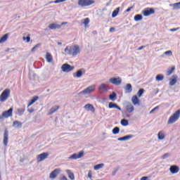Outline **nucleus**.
Instances as JSON below:
<instances>
[{
  "mask_svg": "<svg viewBox=\"0 0 180 180\" xmlns=\"http://www.w3.org/2000/svg\"><path fill=\"white\" fill-rule=\"evenodd\" d=\"M13 126L14 127H22V122H20L19 121H14L13 122Z\"/></svg>",
  "mask_w": 180,
  "mask_h": 180,
  "instance_id": "32",
  "label": "nucleus"
},
{
  "mask_svg": "<svg viewBox=\"0 0 180 180\" xmlns=\"http://www.w3.org/2000/svg\"><path fill=\"white\" fill-rule=\"evenodd\" d=\"M135 22H139V20H143V15L141 14H137L134 16Z\"/></svg>",
  "mask_w": 180,
  "mask_h": 180,
  "instance_id": "31",
  "label": "nucleus"
},
{
  "mask_svg": "<svg viewBox=\"0 0 180 180\" xmlns=\"http://www.w3.org/2000/svg\"><path fill=\"white\" fill-rule=\"evenodd\" d=\"M76 77L77 78H81V77H82V70H78L77 72H76Z\"/></svg>",
  "mask_w": 180,
  "mask_h": 180,
  "instance_id": "41",
  "label": "nucleus"
},
{
  "mask_svg": "<svg viewBox=\"0 0 180 180\" xmlns=\"http://www.w3.org/2000/svg\"><path fill=\"white\" fill-rule=\"evenodd\" d=\"M119 131H120V129L117 127H115L113 129H112V133L114 134H118Z\"/></svg>",
  "mask_w": 180,
  "mask_h": 180,
  "instance_id": "40",
  "label": "nucleus"
},
{
  "mask_svg": "<svg viewBox=\"0 0 180 180\" xmlns=\"http://www.w3.org/2000/svg\"><path fill=\"white\" fill-rule=\"evenodd\" d=\"M83 23L85 26H88V25H89V18H85Z\"/></svg>",
  "mask_w": 180,
  "mask_h": 180,
  "instance_id": "42",
  "label": "nucleus"
},
{
  "mask_svg": "<svg viewBox=\"0 0 180 180\" xmlns=\"http://www.w3.org/2000/svg\"><path fill=\"white\" fill-rule=\"evenodd\" d=\"M170 30H171V32H176V30H179V27L173 28V29H171Z\"/></svg>",
  "mask_w": 180,
  "mask_h": 180,
  "instance_id": "50",
  "label": "nucleus"
},
{
  "mask_svg": "<svg viewBox=\"0 0 180 180\" xmlns=\"http://www.w3.org/2000/svg\"><path fill=\"white\" fill-rule=\"evenodd\" d=\"M49 155H50L49 153H41L37 157V161L38 162H41V161H44V160L49 158Z\"/></svg>",
  "mask_w": 180,
  "mask_h": 180,
  "instance_id": "8",
  "label": "nucleus"
},
{
  "mask_svg": "<svg viewBox=\"0 0 180 180\" xmlns=\"http://www.w3.org/2000/svg\"><path fill=\"white\" fill-rule=\"evenodd\" d=\"M171 6H174V9H180V2L171 4Z\"/></svg>",
  "mask_w": 180,
  "mask_h": 180,
  "instance_id": "36",
  "label": "nucleus"
},
{
  "mask_svg": "<svg viewBox=\"0 0 180 180\" xmlns=\"http://www.w3.org/2000/svg\"><path fill=\"white\" fill-rule=\"evenodd\" d=\"M158 140H164V139H165V133H164V131H160L158 132Z\"/></svg>",
  "mask_w": 180,
  "mask_h": 180,
  "instance_id": "23",
  "label": "nucleus"
},
{
  "mask_svg": "<svg viewBox=\"0 0 180 180\" xmlns=\"http://www.w3.org/2000/svg\"><path fill=\"white\" fill-rule=\"evenodd\" d=\"M58 109H60V105H55V106L52 107L49 110V112L48 113V115H51L53 113H56V112H57V110H58Z\"/></svg>",
  "mask_w": 180,
  "mask_h": 180,
  "instance_id": "18",
  "label": "nucleus"
},
{
  "mask_svg": "<svg viewBox=\"0 0 180 180\" xmlns=\"http://www.w3.org/2000/svg\"><path fill=\"white\" fill-rule=\"evenodd\" d=\"M46 60L48 63H53V56H51V53L49 52L46 53Z\"/></svg>",
  "mask_w": 180,
  "mask_h": 180,
  "instance_id": "24",
  "label": "nucleus"
},
{
  "mask_svg": "<svg viewBox=\"0 0 180 180\" xmlns=\"http://www.w3.org/2000/svg\"><path fill=\"white\" fill-rule=\"evenodd\" d=\"M108 108L109 109H117L118 110H122V108H120L117 104L112 102L109 103Z\"/></svg>",
  "mask_w": 180,
  "mask_h": 180,
  "instance_id": "17",
  "label": "nucleus"
},
{
  "mask_svg": "<svg viewBox=\"0 0 180 180\" xmlns=\"http://www.w3.org/2000/svg\"><path fill=\"white\" fill-rule=\"evenodd\" d=\"M95 89H96V86L91 85L82 91V94H83L84 95H88V94H91V92H94Z\"/></svg>",
  "mask_w": 180,
  "mask_h": 180,
  "instance_id": "6",
  "label": "nucleus"
},
{
  "mask_svg": "<svg viewBox=\"0 0 180 180\" xmlns=\"http://www.w3.org/2000/svg\"><path fill=\"white\" fill-rule=\"evenodd\" d=\"M121 124L122 126H128L129 125V121L127 120H121Z\"/></svg>",
  "mask_w": 180,
  "mask_h": 180,
  "instance_id": "38",
  "label": "nucleus"
},
{
  "mask_svg": "<svg viewBox=\"0 0 180 180\" xmlns=\"http://www.w3.org/2000/svg\"><path fill=\"white\" fill-rule=\"evenodd\" d=\"M61 172V169H55L53 171H52L50 174V178L51 179H55V178H57V175Z\"/></svg>",
  "mask_w": 180,
  "mask_h": 180,
  "instance_id": "12",
  "label": "nucleus"
},
{
  "mask_svg": "<svg viewBox=\"0 0 180 180\" xmlns=\"http://www.w3.org/2000/svg\"><path fill=\"white\" fill-rule=\"evenodd\" d=\"M61 180H68L65 176H63Z\"/></svg>",
  "mask_w": 180,
  "mask_h": 180,
  "instance_id": "55",
  "label": "nucleus"
},
{
  "mask_svg": "<svg viewBox=\"0 0 180 180\" xmlns=\"http://www.w3.org/2000/svg\"><path fill=\"white\" fill-rule=\"evenodd\" d=\"M178 79V76L177 75H173L172 79H169V85L170 86H174L175 84H176Z\"/></svg>",
  "mask_w": 180,
  "mask_h": 180,
  "instance_id": "14",
  "label": "nucleus"
},
{
  "mask_svg": "<svg viewBox=\"0 0 180 180\" xmlns=\"http://www.w3.org/2000/svg\"><path fill=\"white\" fill-rule=\"evenodd\" d=\"M179 116H180V110H178L177 111H176L169 118V120L167 122L168 124H172V123H175V122H176V120H178L179 119Z\"/></svg>",
  "mask_w": 180,
  "mask_h": 180,
  "instance_id": "4",
  "label": "nucleus"
},
{
  "mask_svg": "<svg viewBox=\"0 0 180 180\" xmlns=\"http://www.w3.org/2000/svg\"><path fill=\"white\" fill-rule=\"evenodd\" d=\"M126 110L128 113H132L134 112V106L131 103H129L126 105Z\"/></svg>",
  "mask_w": 180,
  "mask_h": 180,
  "instance_id": "16",
  "label": "nucleus"
},
{
  "mask_svg": "<svg viewBox=\"0 0 180 180\" xmlns=\"http://www.w3.org/2000/svg\"><path fill=\"white\" fill-rule=\"evenodd\" d=\"M125 91L127 92H128L129 94H130V92H131V91H133V89L131 87V84H127L125 86Z\"/></svg>",
  "mask_w": 180,
  "mask_h": 180,
  "instance_id": "30",
  "label": "nucleus"
},
{
  "mask_svg": "<svg viewBox=\"0 0 180 180\" xmlns=\"http://www.w3.org/2000/svg\"><path fill=\"white\" fill-rule=\"evenodd\" d=\"M120 11V7H118L115 10H114V11L112 13V18H116V16H117V15H119Z\"/></svg>",
  "mask_w": 180,
  "mask_h": 180,
  "instance_id": "26",
  "label": "nucleus"
},
{
  "mask_svg": "<svg viewBox=\"0 0 180 180\" xmlns=\"http://www.w3.org/2000/svg\"><path fill=\"white\" fill-rule=\"evenodd\" d=\"M164 79V75H158L156 76V81H162Z\"/></svg>",
  "mask_w": 180,
  "mask_h": 180,
  "instance_id": "39",
  "label": "nucleus"
},
{
  "mask_svg": "<svg viewBox=\"0 0 180 180\" xmlns=\"http://www.w3.org/2000/svg\"><path fill=\"white\" fill-rule=\"evenodd\" d=\"M28 112H30V113H33V112H34V109L30 108L28 110Z\"/></svg>",
  "mask_w": 180,
  "mask_h": 180,
  "instance_id": "51",
  "label": "nucleus"
},
{
  "mask_svg": "<svg viewBox=\"0 0 180 180\" xmlns=\"http://www.w3.org/2000/svg\"><path fill=\"white\" fill-rule=\"evenodd\" d=\"M88 177L90 179H92V170H89V172H88Z\"/></svg>",
  "mask_w": 180,
  "mask_h": 180,
  "instance_id": "46",
  "label": "nucleus"
},
{
  "mask_svg": "<svg viewBox=\"0 0 180 180\" xmlns=\"http://www.w3.org/2000/svg\"><path fill=\"white\" fill-rule=\"evenodd\" d=\"M154 112H155V109L153 108L150 110V113H154Z\"/></svg>",
  "mask_w": 180,
  "mask_h": 180,
  "instance_id": "57",
  "label": "nucleus"
},
{
  "mask_svg": "<svg viewBox=\"0 0 180 180\" xmlns=\"http://www.w3.org/2000/svg\"><path fill=\"white\" fill-rule=\"evenodd\" d=\"M8 34H6L0 39V44H2V43H5V41L8 40Z\"/></svg>",
  "mask_w": 180,
  "mask_h": 180,
  "instance_id": "27",
  "label": "nucleus"
},
{
  "mask_svg": "<svg viewBox=\"0 0 180 180\" xmlns=\"http://www.w3.org/2000/svg\"><path fill=\"white\" fill-rule=\"evenodd\" d=\"M38 99H39V96L33 97V98L29 102L28 107L32 106V105H33V103H34V102L37 101Z\"/></svg>",
  "mask_w": 180,
  "mask_h": 180,
  "instance_id": "28",
  "label": "nucleus"
},
{
  "mask_svg": "<svg viewBox=\"0 0 180 180\" xmlns=\"http://www.w3.org/2000/svg\"><path fill=\"white\" fill-rule=\"evenodd\" d=\"M11 96V89H6L0 95V102H6V100Z\"/></svg>",
  "mask_w": 180,
  "mask_h": 180,
  "instance_id": "3",
  "label": "nucleus"
},
{
  "mask_svg": "<svg viewBox=\"0 0 180 180\" xmlns=\"http://www.w3.org/2000/svg\"><path fill=\"white\" fill-rule=\"evenodd\" d=\"M131 102L133 105H140V99H139V97L137 96H133L131 98Z\"/></svg>",
  "mask_w": 180,
  "mask_h": 180,
  "instance_id": "20",
  "label": "nucleus"
},
{
  "mask_svg": "<svg viewBox=\"0 0 180 180\" xmlns=\"http://www.w3.org/2000/svg\"><path fill=\"white\" fill-rule=\"evenodd\" d=\"M169 154L168 153H166L163 156H162V158H167V157H168Z\"/></svg>",
  "mask_w": 180,
  "mask_h": 180,
  "instance_id": "53",
  "label": "nucleus"
},
{
  "mask_svg": "<svg viewBox=\"0 0 180 180\" xmlns=\"http://www.w3.org/2000/svg\"><path fill=\"white\" fill-rule=\"evenodd\" d=\"M67 0H56L54 1V4H60V2H65Z\"/></svg>",
  "mask_w": 180,
  "mask_h": 180,
  "instance_id": "48",
  "label": "nucleus"
},
{
  "mask_svg": "<svg viewBox=\"0 0 180 180\" xmlns=\"http://www.w3.org/2000/svg\"><path fill=\"white\" fill-rule=\"evenodd\" d=\"M169 170L172 174H178V172H179V167L178 166L173 165L170 167Z\"/></svg>",
  "mask_w": 180,
  "mask_h": 180,
  "instance_id": "15",
  "label": "nucleus"
},
{
  "mask_svg": "<svg viewBox=\"0 0 180 180\" xmlns=\"http://www.w3.org/2000/svg\"><path fill=\"white\" fill-rule=\"evenodd\" d=\"M25 108H18L17 112L19 115V116H22L25 113Z\"/></svg>",
  "mask_w": 180,
  "mask_h": 180,
  "instance_id": "35",
  "label": "nucleus"
},
{
  "mask_svg": "<svg viewBox=\"0 0 180 180\" xmlns=\"http://www.w3.org/2000/svg\"><path fill=\"white\" fill-rule=\"evenodd\" d=\"M109 82L112 85H120L122 84V79L120 77H113L109 79Z\"/></svg>",
  "mask_w": 180,
  "mask_h": 180,
  "instance_id": "10",
  "label": "nucleus"
},
{
  "mask_svg": "<svg viewBox=\"0 0 180 180\" xmlns=\"http://www.w3.org/2000/svg\"><path fill=\"white\" fill-rule=\"evenodd\" d=\"M84 157V150L80 151L78 154L74 153L70 157H69L70 160H78L79 158H82Z\"/></svg>",
  "mask_w": 180,
  "mask_h": 180,
  "instance_id": "11",
  "label": "nucleus"
},
{
  "mask_svg": "<svg viewBox=\"0 0 180 180\" xmlns=\"http://www.w3.org/2000/svg\"><path fill=\"white\" fill-rule=\"evenodd\" d=\"M65 53H66L68 56L75 57V56H78V54L81 53V48H79V46L78 45L67 46L65 49Z\"/></svg>",
  "mask_w": 180,
  "mask_h": 180,
  "instance_id": "1",
  "label": "nucleus"
},
{
  "mask_svg": "<svg viewBox=\"0 0 180 180\" xmlns=\"http://www.w3.org/2000/svg\"><path fill=\"white\" fill-rule=\"evenodd\" d=\"M165 56H172V51H167L165 52Z\"/></svg>",
  "mask_w": 180,
  "mask_h": 180,
  "instance_id": "47",
  "label": "nucleus"
},
{
  "mask_svg": "<svg viewBox=\"0 0 180 180\" xmlns=\"http://www.w3.org/2000/svg\"><path fill=\"white\" fill-rule=\"evenodd\" d=\"M67 23H68V22H63L61 23V25H60V26H64V25H67Z\"/></svg>",
  "mask_w": 180,
  "mask_h": 180,
  "instance_id": "56",
  "label": "nucleus"
},
{
  "mask_svg": "<svg viewBox=\"0 0 180 180\" xmlns=\"http://www.w3.org/2000/svg\"><path fill=\"white\" fill-rule=\"evenodd\" d=\"M22 40H27V43H29L30 41V35H28L27 37H23Z\"/></svg>",
  "mask_w": 180,
  "mask_h": 180,
  "instance_id": "45",
  "label": "nucleus"
},
{
  "mask_svg": "<svg viewBox=\"0 0 180 180\" xmlns=\"http://www.w3.org/2000/svg\"><path fill=\"white\" fill-rule=\"evenodd\" d=\"M143 16H150V15H154L155 13V10L153 8H147L142 12Z\"/></svg>",
  "mask_w": 180,
  "mask_h": 180,
  "instance_id": "9",
  "label": "nucleus"
},
{
  "mask_svg": "<svg viewBox=\"0 0 180 180\" xmlns=\"http://www.w3.org/2000/svg\"><path fill=\"white\" fill-rule=\"evenodd\" d=\"M144 48V46H140L138 50H143V49Z\"/></svg>",
  "mask_w": 180,
  "mask_h": 180,
  "instance_id": "58",
  "label": "nucleus"
},
{
  "mask_svg": "<svg viewBox=\"0 0 180 180\" xmlns=\"http://www.w3.org/2000/svg\"><path fill=\"white\" fill-rule=\"evenodd\" d=\"M110 33H113V32H115V27L110 28Z\"/></svg>",
  "mask_w": 180,
  "mask_h": 180,
  "instance_id": "52",
  "label": "nucleus"
},
{
  "mask_svg": "<svg viewBox=\"0 0 180 180\" xmlns=\"http://www.w3.org/2000/svg\"><path fill=\"white\" fill-rule=\"evenodd\" d=\"M61 70L63 72H71L74 70V66H71L68 63H65L62 65Z\"/></svg>",
  "mask_w": 180,
  "mask_h": 180,
  "instance_id": "5",
  "label": "nucleus"
},
{
  "mask_svg": "<svg viewBox=\"0 0 180 180\" xmlns=\"http://www.w3.org/2000/svg\"><path fill=\"white\" fill-rule=\"evenodd\" d=\"M175 71V66L172 67L171 68L168 69L166 73V75L169 76Z\"/></svg>",
  "mask_w": 180,
  "mask_h": 180,
  "instance_id": "29",
  "label": "nucleus"
},
{
  "mask_svg": "<svg viewBox=\"0 0 180 180\" xmlns=\"http://www.w3.org/2000/svg\"><path fill=\"white\" fill-rule=\"evenodd\" d=\"M109 98L110 99H111V101H113V99L116 98V93L113 92L112 94L110 95Z\"/></svg>",
  "mask_w": 180,
  "mask_h": 180,
  "instance_id": "44",
  "label": "nucleus"
},
{
  "mask_svg": "<svg viewBox=\"0 0 180 180\" xmlns=\"http://www.w3.org/2000/svg\"><path fill=\"white\" fill-rule=\"evenodd\" d=\"M129 139H131V136H125L122 138L118 139V141H124L126 140H129Z\"/></svg>",
  "mask_w": 180,
  "mask_h": 180,
  "instance_id": "34",
  "label": "nucleus"
},
{
  "mask_svg": "<svg viewBox=\"0 0 180 180\" xmlns=\"http://www.w3.org/2000/svg\"><path fill=\"white\" fill-rule=\"evenodd\" d=\"M58 44H59L60 46H61V44H63L61 42H58Z\"/></svg>",
  "mask_w": 180,
  "mask_h": 180,
  "instance_id": "60",
  "label": "nucleus"
},
{
  "mask_svg": "<svg viewBox=\"0 0 180 180\" xmlns=\"http://www.w3.org/2000/svg\"><path fill=\"white\" fill-rule=\"evenodd\" d=\"M49 28L51 29V30H55V29H61V25L56 24V23H52L49 25Z\"/></svg>",
  "mask_w": 180,
  "mask_h": 180,
  "instance_id": "22",
  "label": "nucleus"
},
{
  "mask_svg": "<svg viewBox=\"0 0 180 180\" xmlns=\"http://www.w3.org/2000/svg\"><path fill=\"white\" fill-rule=\"evenodd\" d=\"M134 6H131V7H129L126 11L125 12H130V11H131V9H133Z\"/></svg>",
  "mask_w": 180,
  "mask_h": 180,
  "instance_id": "49",
  "label": "nucleus"
},
{
  "mask_svg": "<svg viewBox=\"0 0 180 180\" xmlns=\"http://www.w3.org/2000/svg\"><path fill=\"white\" fill-rule=\"evenodd\" d=\"M8 129H5L4 134V146H8Z\"/></svg>",
  "mask_w": 180,
  "mask_h": 180,
  "instance_id": "21",
  "label": "nucleus"
},
{
  "mask_svg": "<svg viewBox=\"0 0 180 180\" xmlns=\"http://www.w3.org/2000/svg\"><path fill=\"white\" fill-rule=\"evenodd\" d=\"M108 91V84H102L98 87V92L100 94H103L104 92Z\"/></svg>",
  "mask_w": 180,
  "mask_h": 180,
  "instance_id": "13",
  "label": "nucleus"
},
{
  "mask_svg": "<svg viewBox=\"0 0 180 180\" xmlns=\"http://www.w3.org/2000/svg\"><path fill=\"white\" fill-rule=\"evenodd\" d=\"M143 94H144V89H140L137 93L139 98H141Z\"/></svg>",
  "mask_w": 180,
  "mask_h": 180,
  "instance_id": "37",
  "label": "nucleus"
},
{
  "mask_svg": "<svg viewBox=\"0 0 180 180\" xmlns=\"http://www.w3.org/2000/svg\"><path fill=\"white\" fill-rule=\"evenodd\" d=\"M66 172H67L70 179H71V180L75 179V176L74 175V173H72V172H71V170L68 169V170H66Z\"/></svg>",
  "mask_w": 180,
  "mask_h": 180,
  "instance_id": "25",
  "label": "nucleus"
},
{
  "mask_svg": "<svg viewBox=\"0 0 180 180\" xmlns=\"http://www.w3.org/2000/svg\"><path fill=\"white\" fill-rule=\"evenodd\" d=\"M84 109L87 110H91V112H92V113H95V107H94V105H92V104H86L84 105Z\"/></svg>",
  "mask_w": 180,
  "mask_h": 180,
  "instance_id": "19",
  "label": "nucleus"
},
{
  "mask_svg": "<svg viewBox=\"0 0 180 180\" xmlns=\"http://www.w3.org/2000/svg\"><path fill=\"white\" fill-rule=\"evenodd\" d=\"M13 112V108H12L6 111L3 112L1 117H0V120L2 119V117H4L5 119H8V117H12Z\"/></svg>",
  "mask_w": 180,
  "mask_h": 180,
  "instance_id": "7",
  "label": "nucleus"
},
{
  "mask_svg": "<svg viewBox=\"0 0 180 180\" xmlns=\"http://www.w3.org/2000/svg\"><path fill=\"white\" fill-rule=\"evenodd\" d=\"M104 165H105L103 163L98 164V165H95L94 168L95 171H98V169H101V168H103Z\"/></svg>",
  "mask_w": 180,
  "mask_h": 180,
  "instance_id": "33",
  "label": "nucleus"
},
{
  "mask_svg": "<svg viewBox=\"0 0 180 180\" xmlns=\"http://www.w3.org/2000/svg\"><path fill=\"white\" fill-rule=\"evenodd\" d=\"M148 176H143L141 179V180H147L148 179Z\"/></svg>",
  "mask_w": 180,
  "mask_h": 180,
  "instance_id": "54",
  "label": "nucleus"
},
{
  "mask_svg": "<svg viewBox=\"0 0 180 180\" xmlns=\"http://www.w3.org/2000/svg\"><path fill=\"white\" fill-rule=\"evenodd\" d=\"M153 109H155V110H158V109H160V107L159 106H156Z\"/></svg>",
  "mask_w": 180,
  "mask_h": 180,
  "instance_id": "59",
  "label": "nucleus"
},
{
  "mask_svg": "<svg viewBox=\"0 0 180 180\" xmlns=\"http://www.w3.org/2000/svg\"><path fill=\"white\" fill-rule=\"evenodd\" d=\"M41 46V44H37V45H35L32 49L31 51H34V50H36V49H39V47H40Z\"/></svg>",
  "mask_w": 180,
  "mask_h": 180,
  "instance_id": "43",
  "label": "nucleus"
},
{
  "mask_svg": "<svg viewBox=\"0 0 180 180\" xmlns=\"http://www.w3.org/2000/svg\"><path fill=\"white\" fill-rule=\"evenodd\" d=\"M96 0H79L78 5L82 6V8H85L86 6H91L95 4Z\"/></svg>",
  "mask_w": 180,
  "mask_h": 180,
  "instance_id": "2",
  "label": "nucleus"
}]
</instances>
